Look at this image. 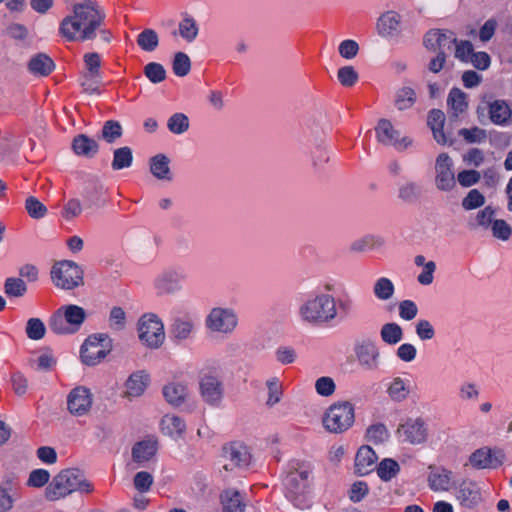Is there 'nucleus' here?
<instances>
[{
	"label": "nucleus",
	"mask_w": 512,
	"mask_h": 512,
	"mask_svg": "<svg viewBox=\"0 0 512 512\" xmlns=\"http://www.w3.org/2000/svg\"><path fill=\"white\" fill-rule=\"evenodd\" d=\"M104 15L97 4L84 0L73 5L72 12L59 25V34L69 42L92 40L101 26Z\"/></svg>",
	"instance_id": "nucleus-1"
},
{
	"label": "nucleus",
	"mask_w": 512,
	"mask_h": 512,
	"mask_svg": "<svg viewBox=\"0 0 512 512\" xmlns=\"http://www.w3.org/2000/svg\"><path fill=\"white\" fill-rule=\"evenodd\" d=\"M298 316L306 325L329 324L338 317L336 299L328 293L312 294L299 306Z\"/></svg>",
	"instance_id": "nucleus-2"
},
{
	"label": "nucleus",
	"mask_w": 512,
	"mask_h": 512,
	"mask_svg": "<svg viewBox=\"0 0 512 512\" xmlns=\"http://www.w3.org/2000/svg\"><path fill=\"white\" fill-rule=\"evenodd\" d=\"M94 488L77 469H64L55 475L45 489V498L49 501L63 499L74 492L89 494Z\"/></svg>",
	"instance_id": "nucleus-3"
},
{
	"label": "nucleus",
	"mask_w": 512,
	"mask_h": 512,
	"mask_svg": "<svg viewBox=\"0 0 512 512\" xmlns=\"http://www.w3.org/2000/svg\"><path fill=\"white\" fill-rule=\"evenodd\" d=\"M85 310L78 305L60 307L50 318L49 327L58 335H68L79 331L86 319Z\"/></svg>",
	"instance_id": "nucleus-4"
},
{
	"label": "nucleus",
	"mask_w": 512,
	"mask_h": 512,
	"mask_svg": "<svg viewBox=\"0 0 512 512\" xmlns=\"http://www.w3.org/2000/svg\"><path fill=\"white\" fill-rule=\"evenodd\" d=\"M355 413L353 405L348 401L332 404L325 412L322 423L331 433H342L354 423Z\"/></svg>",
	"instance_id": "nucleus-5"
},
{
	"label": "nucleus",
	"mask_w": 512,
	"mask_h": 512,
	"mask_svg": "<svg viewBox=\"0 0 512 512\" xmlns=\"http://www.w3.org/2000/svg\"><path fill=\"white\" fill-rule=\"evenodd\" d=\"M205 327L211 333L228 336L239 324L236 311L230 307H213L205 317Z\"/></svg>",
	"instance_id": "nucleus-6"
},
{
	"label": "nucleus",
	"mask_w": 512,
	"mask_h": 512,
	"mask_svg": "<svg viewBox=\"0 0 512 512\" xmlns=\"http://www.w3.org/2000/svg\"><path fill=\"white\" fill-rule=\"evenodd\" d=\"M51 279L58 288L71 290L83 285V270L73 261L64 260L53 265Z\"/></svg>",
	"instance_id": "nucleus-7"
},
{
	"label": "nucleus",
	"mask_w": 512,
	"mask_h": 512,
	"mask_svg": "<svg viewBox=\"0 0 512 512\" xmlns=\"http://www.w3.org/2000/svg\"><path fill=\"white\" fill-rule=\"evenodd\" d=\"M138 336L147 347L159 348L165 341L163 322L156 314H144L138 321Z\"/></svg>",
	"instance_id": "nucleus-8"
},
{
	"label": "nucleus",
	"mask_w": 512,
	"mask_h": 512,
	"mask_svg": "<svg viewBox=\"0 0 512 512\" xmlns=\"http://www.w3.org/2000/svg\"><path fill=\"white\" fill-rule=\"evenodd\" d=\"M112 350V340L107 334L89 336L81 347V360L89 366L99 364Z\"/></svg>",
	"instance_id": "nucleus-9"
},
{
	"label": "nucleus",
	"mask_w": 512,
	"mask_h": 512,
	"mask_svg": "<svg viewBox=\"0 0 512 512\" xmlns=\"http://www.w3.org/2000/svg\"><path fill=\"white\" fill-rule=\"evenodd\" d=\"M353 352L358 365L365 371H377L380 368L381 353L376 340L362 337L355 341Z\"/></svg>",
	"instance_id": "nucleus-10"
},
{
	"label": "nucleus",
	"mask_w": 512,
	"mask_h": 512,
	"mask_svg": "<svg viewBox=\"0 0 512 512\" xmlns=\"http://www.w3.org/2000/svg\"><path fill=\"white\" fill-rule=\"evenodd\" d=\"M396 435L403 443L411 445L423 444L428 438V426L421 417L407 418L399 424Z\"/></svg>",
	"instance_id": "nucleus-11"
},
{
	"label": "nucleus",
	"mask_w": 512,
	"mask_h": 512,
	"mask_svg": "<svg viewBox=\"0 0 512 512\" xmlns=\"http://www.w3.org/2000/svg\"><path fill=\"white\" fill-rule=\"evenodd\" d=\"M312 467L310 463L300 460H291L288 464L287 474L284 478L285 488L291 494H297L307 486L311 475Z\"/></svg>",
	"instance_id": "nucleus-12"
},
{
	"label": "nucleus",
	"mask_w": 512,
	"mask_h": 512,
	"mask_svg": "<svg viewBox=\"0 0 512 512\" xmlns=\"http://www.w3.org/2000/svg\"><path fill=\"white\" fill-rule=\"evenodd\" d=\"M224 391L223 381L217 374L209 372L200 376L199 394L206 404L218 407L223 400Z\"/></svg>",
	"instance_id": "nucleus-13"
},
{
	"label": "nucleus",
	"mask_w": 512,
	"mask_h": 512,
	"mask_svg": "<svg viewBox=\"0 0 512 512\" xmlns=\"http://www.w3.org/2000/svg\"><path fill=\"white\" fill-rule=\"evenodd\" d=\"M457 483L456 474L452 470L444 466H428L427 484L433 492H450L457 488Z\"/></svg>",
	"instance_id": "nucleus-14"
},
{
	"label": "nucleus",
	"mask_w": 512,
	"mask_h": 512,
	"mask_svg": "<svg viewBox=\"0 0 512 512\" xmlns=\"http://www.w3.org/2000/svg\"><path fill=\"white\" fill-rule=\"evenodd\" d=\"M223 468L226 471L242 469L249 466L251 454L246 445L240 442H232L222 449Z\"/></svg>",
	"instance_id": "nucleus-15"
},
{
	"label": "nucleus",
	"mask_w": 512,
	"mask_h": 512,
	"mask_svg": "<svg viewBox=\"0 0 512 512\" xmlns=\"http://www.w3.org/2000/svg\"><path fill=\"white\" fill-rule=\"evenodd\" d=\"M454 163L447 153H441L435 161V186L440 191H451L456 187Z\"/></svg>",
	"instance_id": "nucleus-16"
},
{
	"label": "nucleus",
	"mask_w": 512,
	"mask_h": 512,
	"mask_svg": "<svg viewBox=\"0 0 512 512\" xmlns=\"http://www.w3.org/2000/svg\"><path fill=\"white\" fill-rule=\"evenodd\" d=\"M377 140L384 144L395 147L398 151H404L412 144L408 137H400V131L387 119L379 120L376 128Z\"/></svg>",
	"instance_id": "nucleus-17"
},
{
	"label": "nucleus",
	"mask_w": 512,
	"mask_h": 512,
	"mask_svg": "<svg viewBox=\"0 0 512 512\" xmlns=\"http://www.w3.org/2000/svg\"><path fill=\"white\" fill-rule=\"evenodd\" d=\"M455 43L456 36L450 30H430L424 37V45L428 50L442 54L451 52Z\"/></svg>",
	"instance_id": "nucleus-18"
},
{
	"label": "nucleus",
	"mask_w": 512,
	"mask_h": 512,
	"mask_svg": "<svg viewBox=\"0 0 512 512\" xmlns=\"http://www.w3.org/2000/svg\"><path fill=\"white\" fill-rule=\"evenodd\" d=\"M93 403L91 391L84 386H77L67 396V409L74 416L86 415Z\"/></svg>",
	"instance_id": "nucleus-19"
},
{
	"label": "nucleus",
	"mask_w": 512,
	"mask_h": 512,
	"mask_svg": "<svg viewBox=\"0 0 512 512\" xmlns=\"http://www.w3.org/2000/svg\"><path fill=\"white\" fill-rule=\"evenodd\" d=\"M196 329V320L191 315L177 316L173 319L170 328V338L176 343H183L193 338Z\"/></svg>",
	"instance_id": "nucleus-20"
},
{
	"label": "nucleus",
	"mask_w": 512,
	"mask_h": 512,
	"mask_svg": "<svg viewBox=\"0 0 512 512\" xmlns=\"http://www.w3.org/2000/svg\"><path fill=\"white\" fill-rule=\"evenodd\" d=\"M162 394L165 401L175 408L186 404L191 397L188 384L182 381H171L167 383L162 388Z\"/></svg>",
	"instance_id": "nucleus-21"
},
{
	"label": "nucleus",
	"mask_w": 512,
	"mask_h": 512,
	"mask_svg": "<svg viewBox=\"0 0 512 512\" xmlns=\"http://www.w3.org/2000/svg\"><path fill=\"white\" fill-rule=\"evenodd\" d=\"M505 454L501 450L480 448L470 456V463L477 469L496 468L503 463Z\"/></svg>",
	"instance_id": "nucleus-22"
},
{
	"label": "nucleus",
	"mask_w": 512,
	"mask_h": 512,
	"mask_svg": "<svg viewBox=\"0 0 512 512\" xmlns=\"http://www.w3.org/2000/svg\"><path fill=\"white\" fill-rule=\"evenodd\" d=\"M185 275L177 270H167L161 273L154 281L159 294H172L181 290V283Z\"/></svg>",
	"instance_id": "nucleus-23"
},
{
	"label": "nucleus",
	"mask_w": 512,
	"mask_h": 512,
	"mask_svg": "<svg viewBox=\"0 0 512 512\" xmlns=\"http://www.w3.org/2000/svg\"><path fill=\"white\" fill-rule=\"evenodd\" d=\"M378 457L370 446H362L355 456V471L359 475H366L372 472L376 467Z\"/></svg>",
	"instance_id": "nucleus-24"
},
{
	"label": "nucleus",
	"mask_w": 512,
	"mask_h": 512,
	"mask_svg": "<svg viewBox=\"0 0 512 512\" xmlns=\"http://www.w3.org/2000/svg\"><path fill=\"white\" fill-rule=\"evenodd\" d=\"M150 376L145 371L132 373L125 383L124 396L131 399L140 397L148 387Z\"/></svg>",
	"instance_id": "nucleus-25"
},
{
	"label": "nucleus",
	"mask_w": 512,
	"mask_h": 512,
	"mask_svg": "<svg viewBox=\"0 0 512 512\" xmlns=\"http://www.w3.org/2000/svg\"><path fill=\"white\" fill-rule=\"evenodd\" d=\"M456 498L462 506L471 508L480 501L481 495L474 482L464 480L457 485Z\"/></svg>",
	"instance_id": "nucleus-26"
},
{
	"label": "nucleus",
	"mask_w": 512,
	"mask_h": 512,
	"mask_svg": "<svg viewBox=\"0 0 512 512\" xmlns=\"http://www.w3.org/2000/svg\"><path fill=\"white\" fill-rule=\"evenodd\" d=\"M21 499V485L15 479H7L2 484V512L11 510Z\"/></svg>",
	"instance_id": "nucleus-27"
},
{
	"label": "nucleus",
	"mask_w": 512,
	"mask_h": 512,
	"mask_svg": "<svg viewBox=\"0 0 512 512\" xmlns=\"http://www.w3.org/2000/svg\"><path fill=\"white\" fill-rule=\"evenodd\" d=\"M170 159L165 154H157L150 158L149 169L151 174L158 180L172 181L173 174L170 169Z\"/></svg>",
	"instance_id": "nucleus-28"
},
{
	"label": "nucleus",
	"mask_w": 512,
	"mask_h": 512,
	"mask_svg": "<svg viewBox=\"0 0 512 512\" xmlns=\"http://www.w3.org/2000/svg\"><path fill=\"white\" fill-rule=\"evenodd\" d=\"M160 428L164 435H167L175 440L183 437L186 424L184 419L177 415L167 414L163 416L160 422Z\"/></svg>",
	"instance_id": "nucleus-29"
},
{
	"label": "nucleus",
	"mask_w": 512,
	"mask_h": 512,
	"mask_svg": "<svg viewBox=\"0 0 512 512\" xmlns=\"http://www.w3.org/2000/svg\"><path fill=\"white\" fill-rule=\"evenodd\" d=\"M401 17L393 11L383 14L377 22V29L380 35L392 37L400 32Z\"/></svg>",
	"instance_id": "nucleus-30"
},
{
	"label": "nucleus",
	"mask_w": 512,
	"mask_h": 512,
	"mask_svg": "<svg viewBox=\"0 0 512 512\" xmlns=\"http://www.w3.org/2000/svg\"><path fill=\"white\" fill-rule=\"evenodd\" d=\"M427 122L433 132L434 139L437 141L438 144L446 145L448 143H451V141H449V139L446 137L445 133L443 132L445 115L441 110H439V109L431 110L429 112Z\"/></svg>",
	"instance_id": "nucleus-31"
},
{
	"label": "nucleus",
	"mask_w": 512,
	"mask_h": 512,
	"mask_svg": "<svg viewBox=\"0 0 512 512\" xmlns=\"http://www.w3.org/2000/svg\"><path fill=\"white\" fill-rule=\"evenodd\" d=\"M387 393L391 400L403 402L411 393L410 380L400 376L393 378L387 387Z\"/></svg>",
	"instance_id": "nucleus-32"
},
{
	"label": "nucleus",
	"mask_w": 512,
	"mask_h": 512,
	"mask_svg": "<svg viewBox=\"0 0 512 512\" xmlns=\"http://www.w3.org/2000/svg\"><path fill=\"white\" fill-rule=\"evenodd\" d=\"M72 149L76 155L90 158L97 154L99 146L93 138L80 134L73 139Z\"/></svg>",
	"instance_id": "nucleus-33"
},
{
	"label": "nucleus",
	"mask_w": 512,
	"mask_h": 512,
	"mask_svg": "<svg viewBox=\"0 0 512 512\" xmlns=\"http://www.w3.org/2000/svg\"><path fill=\"white\" fill-rule=\"evenodd\" d=\"M223 512H244L245 503L239 491L227 489L220 495Z\"/></svg>",
	"instance_id": "nucleus-34"
},
{
	"label": "nucleus",
	"mask_w": 512,
	"mask_h": 512,
	"mask_svg": "<svg viewBox=\"0 0 512 512\" xmlns=\"http://www.w3.org/2000/svg\"><path fill=\"white\" fill-rule=\"evenodd\" d=\"M54 67L53 60L43 53L35 55L28 63V70L36 76H47L53 71Z\"/></svg>",
	"instance_id": "nucleus-35"
},
{
	"label": "nucleus",
	"mask_w": 512,
	"mask_h": 512,
	"mask_svg": "<svg viewBox=\"0 0 512 512\" xmlns=\"http://www.w3.org/2000/svg\"><path fill=\"white\" fill-rule=\"evenodd\" d=\"M490 120L496 125H506L511 117L509 105L504 100H495L489 104Z\"/></svg>",
	"instance_id": "nucleus-36"
},
{
	"label": "nucleus",
	"mask_w": 512,
	"mask_h": 512,
	"mask_svg": "<svg viewBox=\"0 0 512 512\" xmlns=\"http://www.w3.org/2000/svg\"><path fill=\"white\" fill-rule=\"evenodd\" d=\"M447 105L453 116L458 117L468 108V96L459 88H452L448 94Z\"/></svg>",
	"instance_id": "nucleus-37"
},
{
	"label": "nucleus",
	"mask_w": 512,
	"mask_h": 512,
	"mask_svg": "<svg viewBox=\"0 0 512 512\" xmlns=\"http://www.w3.org/2000/svg\"><path fill=\"white\" fill-rule=\"evenodd\" d=\"M157 451L155 441L146 440L136 443L132 448V458L135 462L142 464L149 461Z\"/></svg>",
	"instance_id": "nucleus-38"
},
{
	"label": "nucleus",
	"mask_w": 512,
	"mask_h": 512,
	"mask_svg": "<svg viewBox=\"0 0 512 512\" xmlns=\"http://www.w3.org/2000/svg\"><path fill=\"white\" fill-rule=\"evenodd\" d=\"M381 340L388 345H396L403 338L401 326L395 322L385 323L380 329Z\"/></svg>",
	"instance_id": "nucleus-39"
},
{
	"label": "nucleus",
	"mask_w": 512,
	"mask_h": 512,
	"mask_svg": "<svg viewBox=\"0 0 512 512\" xmlns=\"http://www.w3.org/2000/svg\"><path fill=\"white\" fill-rule=\"evenodd\" d=\"M376 471L382 481L388 482L399 474L400 465L392 458H385L377 465Z\"/></svg>",
	"instance_id": "nucleus-40"
},
{
	"label": "nucleus",
	"mask_w": 512,
	"mask_h": 512,
	"mask_svg": "<svg viewBox=\"0 0 512 512\" xmlns=\"http://www.w3.org/2000/svg\"><path fill=\"white\" fill-rule=\"evenodd\" d=\"M4 291L9 298H22L26 295L28 287L20 277H9L5 280Z\"/></svg>",
	"instance_id": "nucleus-41"
},
{
	"label": "nucleus",
	"mask_w": 512,
	"mask_h": 512,
	"mask_svg": "<svg viewBox=\"0 0 512 512\" xmlns=\"http://www.w3.org/2000/svg\"><path fill=\"white\" fill-rule=\"evenodd\" d=\"M395 292L393 282L386 278L380 277L376 280L373 286L374 296L380 301H387L391 299Z\"/></svg>",
	"instance_id": "nucleus-42"
},
{
	"label": "nucleus",
	"mask_w": 512,
	"mask_h": 512,
	"mask_svg": "<svg viewBox=\"0 0 512 512\" xmlns=\"http://www.w3.org/2000/svg\"><path fill=\"white\" fill-rule=\"evenodd\" d=\"M133 162V153L131 148L125 146L118 148L113 153V160L111 163L113 170H121L129 168Z\"/></svg>",
	"instance_id": "nucleus-43"
},
{
	"label": "nucleus",
	"mask_w": 512,
	"mask_h": 512,
	"mask_svg": "<svg viewBox=\"0 0 512 512\" xmlns=\"http://www.w3.org/2000/svg\"><path fill=\"white\" fill-rule=\"evenodd\" d=\"M137 44L138 46L146 51V52H152L154 51L158 45H159V37L155 30L153 29H144L138 36H137Z\"/></svg>",
	"instance_id": "nucleus-44"
},
{
	"label": "nucleus",
	"mask_w": 512,
	"mask_h": 512,
	"mask_svg": "<svg viewBox=\"0 0 512 512\" xmlns=\"http://www.w3.org/2000/svg\"><path fill=\"white\" fill-rule=\"evenodd\" d=\"M266 387L268 389L266 404L269 407H273L281 401L283 395L282 383L278 377H271L266 381Z\"/></svg>",
	"instance_id": "nucleus-45"
},
{
	"label": "nucleus",
	"mask_w": 512,
	"mask_h": 512,
	"mask_svg": "<svg viewBox=\"0 0 512 512\" xmlns=\"http://www.w3.org/2000/svg\"><path fill=\"white\" fill-rule=\"evenodd\" d=\"M189 118L184 113H175L167 121V127L173 134H183L189 129Z\"/></svg>",
	"instance_id": "nucleus-46"
},
{
	"label": "nucleus",
	"mask_w": 512,
	"mask_h": 512,
	"mask_svg": "<svg viewBox=\"0 0 512 512\" xmlns=\"http://www.w3.org/2000/svg\"><path fill=\"white\" fill-rule=\"evenodd\" d=\"M421 194L420 186L415 182H405L399 186L398 197L407 203L416 201Z\"/></svg>",
	"instance_id": "nucleus-47"
},
{
	"label": "nucleus",
	"mask_w": 512,
	"mask_h": 512,
	"mask_svg": "<svg viewBox=\"0 0 512 512\" xmlns=\"http://www.w3.org/2000/svg\"><path fill=\"white\" fill-rule=\"evenodd\" d=\"M180 36L188 42H192L198 35V26L191 17H184L178 26Z\"/></svg>",
	"instance_id": "nucleus-48"
},
{
	"label": "nucleus",
	"mask_w": 512,
	"mask_h": 512,
	"mask_svg": "<svg viewBox=\"0 0 512 512\" xmlns=\"http://www.w3.org/2000/svg\"><path fill=\"white\" fill-rule=\"evenodd\" d=\"M415 99L414 90L410 87H403L397 92L395 105L399 110H405L414 104Z\"/></svg>",
	"instance_id": "nucleus-49"
},
{
	"label": "nucleus",
	"mask_w": 512,
	"mask_h": 512,
	"mask_svg": "<svg viewBox=\"0 0 512 512\" xmlns=\"http://www.w3.org/2000/svg\"><path fill=\"white\" fill-rule=\"evenodd\" d=\"M173 72L179 77L186 76L191 69V61L188 55L183 52H178L174 56L173 60Z\"/></svg>",
	"instance_id": "nucleus-50"
},
{
	"label": "nucleus",
	"mask_w": 512,
	"mask_h": 512,
	"mask_svg": "<svg viewBox=\"0 0 512 512\" xmlns=\"http://www.w3.org/2000/svg\"><path fill=\"white\" fill-rule=\"evenodd\" d=\"M46 327L39 318H30L26 325V334L32 340H40L45 336Z\"/></svg>",
	"instance_id": "nucleus-51"
},
{
	"label": "nucleus",
	"mask_w": 512,
	"mask_h": 512,
	"mask_svg": "<svg viewBox=\"0 0 512 512\" xmlns=\"http://www.w3.org/2000/svg\"><path fill=\"white\" fill-rule=\"evenodd\" d=\"M25 208L29 216L34 219H41L47 214L46 206L33 196L26 199Z\"/></svg>",
	"instance_id": "nucleus-52"
},
{
	"label": "nucleus",
	"mask_w": 512,
	"mask_h": 512,
	"mask_svg": "<svg viewBox=\"0 0 512 512\" xmlns=\"http://www.w3.org/2000/svg\"><path fill=\"white\" fill-rule=\"evenodd\" d=\"M144 74L152 83H160L166 78L163 65L156 62L148 63L144 68Z\"/></svg>",
	"instance_id": "nucleus-53"
},
{
	"label": "nucleus",
	"mask_w": 512,
	"mask_h": 512,
	"mask_svg": "<svg viewBox=\"0 0 512 512\" xmlns=\"http://www.w3.org/2000/svg\"><path fill=\"white\" fill-rule=\"evenodd\" d=\"M485 203L484 195L477 189H472L462 200V207L465 210H473L483 206Z\"/></svg>",
	"instance_id": "nucleus-54"
},
{
	"label": "nucleus",
	"mask_w": 512,
	"mask_h": 512,
	"mask_svg": "<svg viewBox=\"0 0 512 512\" xmlns=\"http://www.w3.org/2000/svg\"><path fill=\"white\" fill-rule=\"evenodd\" d=\"M366 437L370 442L382 443L388 439L389 433L384 424L378 423L367 429Z\"/></svg>",
	"instance_id": "nucleus-55"
},
{
	"label": "nucleus",
	"mask_w": 512,
	"mask_h": 512,
	"mask_svg": "<svg viewBox=\"0 0 512 512\" xmlns=\"http://www.w3.org/2000/svg\"><path fill=\"white\" fill-rule=\"evenodd\" d=\"M109 326L111 329L121 331L126 325V313L118 306L113 307L109 314Z\"/></svg>",
	"instance_id": "nucleus-56"
},
{
	"label": "nucleus",
	"mask_w": 512,
	"mask_h": 512,
	"mask_svg": "<svg viewBox=\"0 0 512 512\" xmlns=\"http://www.w3.org/2000/svg\"><path fill=\"white\" fill-rule=\"evenodd\" d=\"M122 135V127L117 121H107L105 122L102 129V137L108 143H113L116 139L121 137Z\"/></svg>",
	"instance_id": "nucleus-57"
},
{
	"label": "nucleus",
	"mask_w": 512,
	"mask_h": 512,
	"mask_svg": "<svg viewBox=\"0 0 512 512\" xmlns=\"http://www.w3.org/2000/svg\"><path fill=\"white\" fill-rule=\"evenodd\" d=\"M480 390L475 383L464 382L459 386L458 396L461 401H477Z\"/></svg>",
	"instance_id": "nucleus-58"
},
{
	"label": "nucleus",
	"mask_w": 512,
	"mask_h": 512,
	"mask_svg": "<svg viewBox=\"0 0 512 512\" xmlns=\"http://www.w3.org/2000/svg\"><path fill=\"white\" fill-rule=\"evenodd\" d=\"M316 392L323 397L331 396L336 390V384L331 377L322 376L315 382Z\"/></svg>",
	"instance_id": "nucleus-59"
},
{
	"label": "nucleus",
	"mask_w": 512,
	"mask_h": 512,
	"mask_svg": "<svg viewBox=\"0 0 512 512\" xmlns=\"http://www.w3.org/2000/svg\"><path fill=\"white\" fill-rule=\"evenodd\" d=\"M339 82L345 87H352L358 81V73L352 66H344L338 70Z\"/></svg>",
	"instance_id": "nucleus-60"
},
{
	"label": "nucleus",
	"mask_w": 512,
	"mask_h": 512,
	"mask_svg": "<svg viewBox=\"0 0 512 512\" xmlns=\"http://www.w3.org/2000/svg\"><path fill=\"white\" fill-rule=\"evenodd\" d=\"M50 479V473L45 469L33 470L27 480L29 487L40 488L45 486Z\"/></svg>",
	"instance_id": "nucleus-61"
},
{
	"label": "nucleus",
	"mask_w": 512,
	"mask_h": 512,
	"mask_svg": "<svg viewBox=\"0 0 512 512\" xmlns=\"http://www.w3.org/2000/svg\"><path fill=\"white\" fill-rule=\"evenodd\" d=\"M416 335L422 341H428L435 337V329L430 321L426 319H420L415 326Z\"/></svg>",
	"instance_id": "nucleus-62"
},
{
	"label": "nucleus",
	"mask_w": 512,
	"mask_h": 512,
	"mask_svg": "<svg viewBox=\"0 0 512 512\" xmlns=\"http://www.w3.org/2000/svg\"><path fill=\"white\" fill-rule=\"evenodd\" d=\"M459 135L468 143H481L486 139L485 130L479 127L463 128L459 130Z\"/></svg>",
	"instance_id": "nucleus-63"
},
{
	"label": "nucleus",
	"mask_w": 512,
	"mask_h": 512,
	"mask_svg": "<svg viewBox=\"0 0 512 512\" xmlns=\"http://www.w3.org/2000/svg\"><path fill=\"white\" fill-rule=\"evenodd\" d=\"M133 484L139 492H147L153 484V476L149 472L140 471L134 476Z\"/></svg>",
	"instance_id": "nucleus-64"
}]
</instances>
